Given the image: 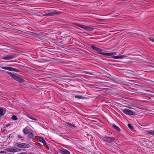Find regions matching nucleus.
I'll return each instance as SVG.
<instances>
[{
    "label": "nucleus",
    "mask_w": 154,
    "mask_h": 154,
    "mask_svg": "<svg viewBox=\"0 0 154 154\" xmlns=\"http://www.w3.org/2000/svg\"><path fill=\"white\" fill-rule=\"evenodd\" d=\"M153 83H154V84H153V85H154V82H153V81H152Z\"/></svg>",
    "instance_id": "nucleus-32"
},
{
    "label": "nucleus",
    "mask_w": 154,
    "mask_h": 154,
    "mask_svg": "<svg viewBox=\"0 0 154 154\" xmlns=\"http://www.w3.org/2000/svg\"><path fill=\"white\" fill-rule=\"evenodd\" d=\"M11 125V124H7V125H6V127H8L9 125Z\"/></svg>",
    "instance_id": "nucleus-29"
},
{
    "label": "nucleus",
    "mask_w": 154,
    "mask_h": 154,
    "mask_svg": "<svg viewBox=\"0 0 154 154\" xmlns=\"http://www.w3.org/2000/svg\"><path fill=\"white\" fill-rule=\"evenodd\" d=\"M147 134H149L153 135H154V131H149L147 132Z\"/></svg>",
    "instance_id": "nucleus-18"
},
{
    "label": "nucleus",
    "mask_w": 154,
    "mask_h": 154,
    "mask_svg": "<svg viewBox=\"0 0 154 154\" xmlns=\"http://www.w3.org/2000/svg\"><path fill=\"white\" fill-rule=\"evenodd\" d=\"M29 128L28 126H27L23 130V132L25 134H27L29 133Z\"/></svg>",
    "instance_id": "nucleus-11"
},
{
    "label": "nucleus",
    "mask_w": 154,
    "mask_h": 154,
    "mask_svg": "<svg viewBox=\"0 0 154 154\" xmlns=\"http://www.w3.org/2000/svg\"><path fill=\"white\" fill-rule=\"evenodd\" d=\"M128 127L129 128V129L133 131L134 130L133 127L132 125L131 124H128L127 125Z\"/></svg>",
    "instance_id": "nucleus-17"
},
{
    "label": "nucleus",
    "mask_w": 154,
    "mask_h": 154,
    "mask_svg": "<svg viewBox=\"0 0 154 154\" xmlns=\"http://www.w3.org/2000/svg\"><path fill=\"white\" fill-rule=\"evenodd\" d=\"M102 138L105 141L109 143L113 142L115 140L114 138L111 137H107L105 135L102 136Z\"/></svg>",
    "instance_id": "nucleus-2"
},
{
    "label": "nucleus",
    "mask_w": 154,
    "mask_h": 154,
    "mask_svg": "<svg viewBox=\"0 0 154 154\" xmlns=\"http://www.w3.org/2000/svg\"><path fill=\"white\" fill-rule=\"evenodd\" d=\"M38 140L39 141L43 143L44 145L46 144V143L45 141L44 140V139L41 137H39L38 138Z\"/></svg>",
    "instance_id": "nucleus-12"
},
{
    "label": "nucleus",
    "mask_w": 154,
    "mask_h": 154,
    "mask_svg": "<svg viewBox=\"0 0 154 154\" xmlns=\"http://www.w3.org/2000/svg\"><path fill=\"white\" fill-rule=\"evenodd\" d=\"M68 125L69 126V127H72L73 126V125L70 123H68Z\"/></svg>",
    "instance_id": "nucleus-25"
},
{
    "label": "nucleus",
    "mask_w": 154,
    "mask_h": 154,
    "mask_svg": "<svg viewBox=\"0 0 154 154\" xmlns=\"http://www.w3.org/2000/svg\"><path fill=\"white\" fill-rule=\"evenodd\" d=\"M11 119L13 120H16L17 119V117L15 115H13L12 116Z\"/></svg>",
    "instance_id": "nucleus-20"
},
{
    "label": "nucleus",
    "mask_w": 154,
    "mask_h": 154,
    "mask_svg": "<svg viewBox=\"0 0 154 154\" xmlns=\"http://www.w3.org/2000/svg\"><path fill=\"white\" fill-rule=\"evenodd\" d=\"M86 73H87V74H90V75H92V74H91V73H90V72H86Z\"/></svg>",
    "instance_id": "nucleus-31"
},
{
    "label": "nucleus",
    "mask_w": 154,
    "mask_h": 154,
    "mask_svg": "<svg viewBox=\"0 0 154 154\" xmlns=\"http://www.w3.org/2000/svg\"><path fill=\"white\" fill-rule=\"evenodd\" d=\"M18 138H23V137H22L20 135H18Z\"/></svg>",
    "instance_id": "nucleus-28"
},
{
    "label": "nucleus",
    "mask_w": 154,
    "mask_h": 154,
    "mask_svg": "<svg viewBox=\"0 0 154 154\" xmlns=\"http://www.w3.org/2000/svg\"><path fill=\"white\" fill-rule=\"evenodd\" d=\"M26 116L28 118H30V119H31L32 120H33L34 121H36L37 120V119H35L34 118H33V117H31L30 116H29L27 115Z\"/></svg>",
    "instance_id": "nucleus-21"
},
{
    "label": "nucleus",
    "mask_w": 154,
    "mask_h": 154,
    "mask_svg": "<svg viewBox=\"0 0 154 154\" xmlns=\"http://www.w3.org/2000/svg\"><path fill=\"white\" fill-rule=\"evenodd\" d=\"M75 97L79 99H83L85 98V97H84L83 96H82L80 95H75Z\"/></svg>",
    "instance_id": "nucleus-15"
},
{
    "label": "nucleus",
    "mask_w": 154,
    "mask_h": 154,
    "mask_svg": "<svg viewBox=\"0 0 154 154\" xmlns=\"http://www.w3.org/2000/svg\"><path fill=\"white\" fill-rule=\"evenodd\" d=\"M102 51V50L99 48L97 51L98 52V53L100 54L103 55H104L107 56H111L114 54H116V53L115 52H111L109 53H103V52Z\"/></svg>",
    "instance_id": "nucleus-3"
},
{
    "label": "nucleus",
    "mask_w": 154,
    "mask_h": 154,
    "mask_svg": "<svg viewBox=\"0 0 154 154\" xmlns=\"http://www.w3.org/2000/svg\"><path fill=\"white\" fill-rule=\"evenodd\" d=\"M7 150L9 152H12V148H8Z\"/></svg>",
    "instance_id": "nucleus-22"
},
{
    "label": "nucleus",
    "mask_w": 154,
    "mask_h": 154,
    "mask_svg": "<svg viewBox=\"0 0 154 154\" xmlns=\"http://www.w3.org/2000/svg\"><path fill=\"white\" fill-rule=\"evenodd\" d=\"M16 146L20 148H26L30 147V145L26 143H16Z\"/></svg>",
    "instance_id": "nucleus-4"
},
{
    "label": "nucleus",
    "mask_w": 154,
    "mask_h": 154,
    "mask_svg": "<svg viewBox=\"0 0 154 154\" xmlns=\"http://www.w3.org/2000/svg\"><path fill=\"white\" fill-rule=\"evenodd\" d=\"M61 151L63 154H70V152L66 149H63Z\"/></svg>",
    "instance_id": "nucleus-14"
},
{
    "label": "nucleus",
    "mask_w": 154,
    "mask_h": 154,
    "mask_svg": "<svg viewBox=\"0 0 154 154\" xmlns=\"http://www.w3.org/2000/svg\"><path fill=\"white\" fill-rule=\"evenodd\" d=\"M13 58V56L12 55H8L5 56H4L3 57V59L5 60H9Z\"/></svg>",
    "instance_id": "nucleus-10"
},
{
    "label": "nucleus",
    "mask_w": 154,
    "mask_h": 154,
    "mask_svg": "<svg viewBox=\"0 0 154 154\" xmlns=\"http://www.w3.org/2000/svg\"><path fill=\"white\" fill-rule=\"evenodd\" d=\"M17 154H26V153L25 152H22Z\"/></svg>",
    "instance_id": "nucleus-30"
},
{
    "label": "nucleus",
    "mask_w": 154,
    "mask_h": 154,
    "mask_svg": "<svg viewBox=\"0 0 154 154\" xmlns=\"http://www.w3.org/2000/svg\"><path fill=\"white\" fill-rule=\"evenodd\" d=\"M112 126L117 131H120V129L116 125L114 124H112Z\"/></svg>",
    "instance_id": "nucleus-13"
},
{
    "label": "nucleus",
    "mask_w": 154,
    "mask_h": 154,
    "mask_svg": "<svg viewBox=\"0 0 154 154\" xmlns=\"http://www.w3.org/2000/svg\"><path fill=\"white\" fill-rule=\"evenodd\" d=\"M152 97L154 98V95H152Z\"/></svg>",
    "instance_id": "nucleus-33"
},
{
    "label": "nucleus",
    "mask_w": 154,
    "mask_h": 154,
    "mask_svg": "<svg viewBox=\"0 0 154 154\" xmlns=\"http://www.w3.org/2000/svg\"><path fill=\"white\" fill-rule=\"evenodd\" d=\"M34 135L32 132H30L29 133L28 137L29 138H32L34 137Z\"/></svg>",
    "instance_id": "nucleus-16"
},
{
    "label": "nucleus",
    "mask_w": 154,
    "mask_h": 154,
    "mask_svg": "<svg viewBox=\"0 0 154 154\" xmlns=\"http://www.w3.org/2000/svg\"><path fill=\"white\" fill-rule=\"evenodd\" d=\"M61 13L60 12H58L56 11L52 12L49 13H46L43 14V16H53L56 15L61 14Z\"/></svg>",
    "instance_id": "nucleus-7"
},
{
    "label": "nucleus",
    "mask_w": 154,
    "mask_h": 154,
    "mask_svg": "<svg viewBox=\"0 0 154 154\" xmlns=\"http://www.w3.org/2000/svg\"><path fill=\"white\" fill-rule=\"evenodd\" d=\"M29 154H32V153H30Z\"/></svg>",
    "instance_id": "nucleus-34"
},
{
    "label": "nucleus",
    "mask_w": 154,
    "mask_h": 154,
    "mask_svg": "<svg viewBox=\"0 0 154 154\" xmlns=\"http://www.w3.org/2000/svg\"><path fill=\"white\" fill-rule=\"evenodd\" d=\"M8 73L15 80L20 83H23L24 82L25 80L21 78L20 76L19 75H17V74L12 73L10 72H8Z\"/></svg>",
    "instance_id": "nucleus-1"
},
{
    "label": "nucleus",
    "mask_w": 154,
    "mask_h": 154,
    "mask_svg": "<svg viewBox=\"0 0 154 154\" xmlns=\"http://www.w3.org/2000/svg\"><path fill=\"white\" fill-rule=\"evenodd\" d=\"M91 48H92L93 49L97 51L98 49L99 48H98L94 46V45H91Z\"/></svg>",
    "instance_id": "nucleus-19"
},
{
    "label": "nucleus",
    "mask_w": 154,
    "mask_h": 154,
    "mask_svg": "<svg viewBox=\"0 0 154 154\" xmlns=\"http://www.w3.org/2000/svg\"><path fill=\"white\" fill-rule=\"evenodd\" d=\"M122 112L126 115H135V112H132L131 111L127 109L122 110Z\"/></svg>",
    "instance_id": "nucleus-6"
},
{
    "label": "nucleus",
    "mask_w": 154,
    "mask_h": 154,
    "mask_svg": "<svg viewBox=\"0 0 154 154\" xmlns=\"http://www.w3.org/2000/svg\"><path fill=\"white\" fill-rule=\"evenodd\" d=\"M20 149H19L17 148H16V152H18L20 151Z\"/></svg>",
    "instance_id": "nucleus-24"
},
{
    "label": "nucleus",
    "mask_w": 154,
    "mask_h": 154,
    "mask_svg": "<svg viewBox=\"0 0 154 154\" xmlns=\"http://www.w3.org/2000/svg\"><path fill=\"white\" fill-rule=\"evenodd\" d=\"M78 26L88 31H93L94 29V28H93L83 25L79 24L78 25Z\"/></svg>",
    "instance_id": "nucleus-5"
},
{
    "label": "nucleus",
    "mask_w": 154,
    "mask_h": 154,
    "mask_svg": "<svg viewBox=\"0 0 154 154\" xmlns=\"http://www.w3.org/2000/svg\"><path fill=\"white\" fill-rule=\"evenodd\" d=\"M126 57V56L125 55H118L116 56H113L112 57L113 58L115 59H122L124 58H125Z\"/></svg>",
    "instance_id": "nucleus-9"
},
{
    "label": "nucleus",
    "mask_w": 154,
    "mask_h": 154,
    "mask_svg": "<svg viewBox=\"0 0 154 154\" xmlns=\"http://www.w3.org/2000/svg\"><path fill=\"white\" fill-rule=\"evenodd\" d=\"M12 152H16V148L15 149H14L13 148H12Z\"/></svg>",
    "instance_id": "nucleus-27"
},
{
    "label": "nucleus",
    "mask_w": 154,
    "mask_h": 154,
    "mask_svg": "<svg viewBox=\"0 0 154 154\" xmlns=\"http://www.w3.org/2000/svg\"><path fill=\"white\" fill-rule=\"evenodd\" d=\"M5 48H4L3 49L8 50L9 48H10L11 47L9 46H6L5 47Z\"/></svg>",
    "instance_id": "nucleus-23"
},
{
    "label": "nucleus",
    "mask_w": 154,
    "mask_h": 154,
    "mask_svg": "<svg viewBox=\"0 0 154 154\" xmlns=\"http://www.w3.org/2000/svg\"><path fill=\"white\" fill-rule=\"evenodd\" d=\"M149 40L150 41L154 42V39H151L150 38H149Z\"/></svg>",
    "instance_id": "nucleus-26"
},
{
    "label": "nucleus",
    "mask_w": 154,
    "mask_h": 154,
    "mask_svg": "<svg viewBox=\"0 0 154 154\" xmlns=\"http://www.w3.org/2000/svg\"><path fill=\"white\" fill-rule=\"evenodd\" d=\"M2 69H6L7 70H8L10 71H15V72H18V70L17 69L9 67H7V66H0Z\"/></svg>",
    "instance_id": "nucleus-8"
}]
</instances>
